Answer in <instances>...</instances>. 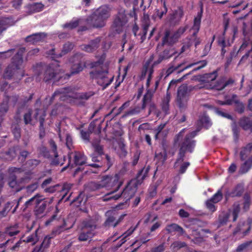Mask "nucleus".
I'll list each match as a JSON object with an SVG mask.
<instances>
[{"label": "nucleus", "instance_id": "nucleus-11", "mask_svg": "<svg viewBox=\"0 0 252 252\" xmlns=\"http://www.w3.org/2000/svg\"><path fill=\"white\" fill-rule=\"evenodd\" d=\"M127 21L125 11L124 10H120L114 21L112 26L113 30L118 33L119 32Z\"/></svg>", "mask_w": 252, "mask_h": 252}, {"label": "nucleus", "instance_id": "nucleus-4", "mask_svg": "<svg viewBox=\"0 0 252 252\" xmlns=\"http://www.w3.org/2000/svg\"><path fill=\"white\" fill-rule=\"evenodd\" d=\"M33 70L35 75L40 78L42 76L43 80L45 82L53 80V83L56 84L62 78L61 76L55 72L53 68L44 63H37L33 66Z\"/></svg>", "mask_w": 252, "mask_h": 252}, {"label": "nucleus", "instance_id": "nucleus-6", "mask_svg": "<svg viewBox=\"0 0 252 252\" xmlns=\"http://www.w3.org/2000/svg\"><path fill=\"white\" fill-rule=\"evenodd\" d=\"M252 144H249L246 147L243 148L240 152V156L242 160L245 162L241 167L240 171L242 173H245L252 166Z\"/></svg>", "mask_w": 252, "mask_h": 252}, {"label": "nucleus", "instance_id": "nucleus-63", "mask_svg": "<svg viewBox=\"0 0 252 252\" xmlns=\"http://www.w3.org/2000/svg\"><path fill=\"white\" fill-rule=\"evenodd\" d=\"M23 0H13L11 1L12 7L16 9H18L22 4Z\"/></svg>", "mask_w": 252, "mask_h": 252}, {"label": "nucleus", "instance_id": "nucleus-24", "mask_svg": "<svg viewBox=\"0 0 252 252\" xmlns=\"http://www.w3.org/2000/svg\"><path fill=\"white\" fill-rule=\"evenodd\" d=\"M19 71L20 70L16 68V67H14L10 64L6 68L3 73V78L6 79H10L14 76L18 78V73Z\"/></svg>", "mask_w": 252, "mask_h": 252}, {"label": "nucleus", "instance_id": "nucleus-17", "mask_svg": "<svg viewBox=\"0 0 252 252\" xmlns=\"http://www.w3.org/2000/svg\"><path fill=\"white\" fill-rule=\"evenodd\" d=\"M186 27H180L172 36H170V32L166 31L163 40V44H171L175 42L186 31Z\"/></svg>", "mask_w": 252, "mask_h": 252}, {"label": "nucleus", "instance_id": "nucleus-58", "mask_svg": "<svg viewBox=\"0 0 252 252\" xmlns=\"http://www.w3.org/2000/svg\"><path fill=\"white\" fill-rule=\"evenodd\" d=\"M115 218L113 217H109L105 221V224L107 226H113L115 227L118 222H115Z\"/></svg>", "mask_w": 252, "mask_h": 252}, {"label": "nucleus", "instance_id": "nucleus-42", "mask_svg": "<svg viewBox=\"0 0 252 252\" xmlns=\"http://www.w3.org/2000/svg\"><path fill=\"white\" fill-rule=\"evenodd\" d=\"M251 203L250 197L248 194H245L242 200L243 209L244 211L249 210Z\"/></svg>", "mask_w": 252, "mask_h": 252}, {"label": "nucleus", "instance_id": "nucleus-32", "mask_svg": "<svg viewBox=\"0 0 252 252\" xmlns=\"http://www.w3.org/2000/svg\"><path fill=\"white\" fill-rule=\"evenodd\" d=\"M39 197H40L39 194H37L35 196L31 198L30 199L26 201V203H25V207L24 209V210H26L29 206H31L33 204H35L37 205H39L43 200V199H39Z\"/></svg>", "mask_w": 252, "mask_h": 252}, {"label": "nucleus", "instance_id": "nucleus-49", "mask_svg": "<svg viewBox=\"0 0 252 252\" xmlns=\"http://www.w3.org/2000/svg\"><path fill=\"white\" fill-rule=\"evenodd\" d=\"M20 156L18 158V160L20 162H24L28 155L30 154L29 152L26 150L19 151Z\"/></svg>", "mask_w": 252, "mask_h": 252}, {"label": "nucleus", "instance_id": "nucleus-37", "mask_svg": "<svg viewBox=\"0 0 252 252\" xmlns=\"http://www.w3.org/2000/svg\"><path fill=\"white\" fill-rule=\"evenodd\" d=\"M83 23L82 19H74L68 23L64 25V30L65 29H72L76 28L79 24Z\"/></svg>", "mask_w": 252, "mask_h": 252}, {"label": "nucleus", "instance_id": "nucleus-1", "mask_svg": "<svg viewBox=\"0 0 252 252\" xmlns=\"http://www.w3.org/2000/svg\"><path fill=\"white\" fill-rule=\"evenodd\" d=\"M122 184V182L120 180L119 176L118 174H116L114 176H107L104 177L99 184L91 183V187L93 189L104 188L106 190L109 191L102 197V200L104 201L111 199L117 200L120 197L123 198L125 200V203L120 204L116 207L117 209L119 210L124 209L127 206L126 202L129 200L137 190L138 181L135 179L131 180L124 189L121 194L119 193L113 195V194L118 191Z\"/></svg>", "mask_w": 252, "mask_h": 252}, {"label": "nucleus", "instance_id": "nucleus-7", "mask_svg": "<svg viewBox=\"0 0 252 252\" xmlns=\"http://www.w3.org/2000/svg\"><path fill=\"white\" fill-rule=\"evenodd\" d=\"M241 205L238 202L235 203L232 210H229L227 213L221 214L219 217L220 225L226 224L228 220L231 218L233 221H235L240 212V205Z\"/></svg>", "mask_w": 252, "mask_h": 252}, {"label": "nucleus", "instance_id": "nucleus-29", "mask_svg": "<svg viewBox=\"0 0 252 252\" xmlns=\"http://www.w3.org/2000/svg\"><path fill=\"white\" fill-rule=\"evenodd\" d=\"M217 77V73L214 71L212 73L205 74L202 77V81L205 82V87L209 88V85L213 83Z\"/></svg>", "mask_w": 252, "mask_h": 252}, {"label": "nucleus", "instance_id": "nucleus-52", "mask_svg": "<svg viewBox=\"0 0 252 252\" xmlns=\"http://www.w3.org/2000/svg\"><path fill=\"white\" fill-rule=\"evenodd\" d=\"M66 146L70 152H73L72 151V149L73 148L72 145V139L71 136L68 134H67L66 137Z\"/></svg>", "mask_w": 252, "mask_h": 252}, {"label": "nucleus", "instance_id": "nucleus-41", "mask_svg": "<svg viewBox=\"0 0 252 252\" xmlns=\"http://www.w3.org/2000/svg\"><path fill=\"white\" fill-rule=\"evenodd\" d=\"M9 106L7 101H3L0 105V117L3 118L7 112Z\"/></svg>", "mask_w": 252, "mask_h": 252}, {"label": "nucleus", "instance_id": "nucleus-20", "mask_svg": "<svg viewBox=\"0 0 252 252\" xmlns=\"http://www.w3.org/2000/svg\"><path fill=\"white\" fill-rule=\"evenodd\" d=\"M233 81L231 79L226 81L224 78H221L210 84L209 88L216 90H221L227 85L233 83Z\"/></svg>", "mask_w": 252, "mask_h": 252}, {"label": "nucleus", "instance_id": "nucleus-64", "mask_svg": "<svg viewBox=\"0 0 252 252\" xmlns=\"http://www.w3.org/2000/svg\"><path fill=\"white\" fill-rule=\"evenodd\" d=\"M38 187L37 183H33L27 187L26 189L28 192H32L34 191Z\"/></svg>", "mask_w": 252, "mask_h": 252}, {"label": "nucleus", "instance_id": "nucleus-27", "mask_svg": "<svg viewBox=\"0 0 252 252\" xmlns=\"http://www.w3.org/2000/svg\"><path fill=\"white\" fill-rule=\"evenodd\" d=\"M14 24L12 18L10 17L4 18L0 20V35L6 29Z\"/></svg>", "mask_w": 252, "mask_h": 252}, {"label": "nucleus", "instance_id": "nucleus-31", "mask_svg": "<svg viewBox=\"0 0 252 252\" xmlns=\"http://www.w3.org/2000/svg\"><path fill=\"white\" fill-rule=\"evenodd\" d=\"M8 185L9 187L15 189L16 192L20 191L22 188H18L19 186L17 181V177L15 174H11L8 178Z\"/></svg>", "mask_w": 252, "mask_h": 252}, {"label": "nucleus", "instance_id": "nucleus-22", "mask_svg": "<svg viewBox=\"0 0 252 252\" xmlns=\"http://www.w3.org/2000/svg\"><path fill=\"white\" fill-rule=\"evenodd\" d=\"M209 232V230L199 228L196 230H192V236L193 238L192 241L195 244H199L203 241L206 233Z\"/></svg>", "mask_w": 252, "mask_h": 252}, {"label": "nucleus", "instance_id": "nucleus-61", "mask_svg": "<svg viewBox=\"0 0 252 252\" xmlns=\"http://www.w3.org/2000/svg\"><path fill=\"white\" fill-rule=\"evenodd\" d=\"M186 246V244L184 242L177 241L175 242L171 245V247L173 249H178L183 248Z\"/></svg>", "mask_w": 252, "mask_h": 252}, {"label": "nucleus", "instance_id": "nucleus-39", "mask_svg": "<svg viewBox=\"0 0 252 252\" xmlns=\"http://www.w3.org/2000/svg\"><path fill=\"white\" fill-rule=\"evenodd\" d=\"M63 52V50H62L61 53H60L58 54H57L55 53V49L53 48L51 50L47 51L46 52V54L48 55H50L51 58L52 59V60H54L55 62H56L57 63H58L59 61L57 59L59 58L62 57Z\"/></svg>", "mask_w": 252, "mask_h": 252}, {"label": "nucleus", "instance_id": "nucleus-36", "mask_svg": "<svg viewBox=\"0 0 252 252\" xmlns=\"http://www.w3.org/2000/svg\"><path fill=\"white\" fill-rule=\"evenodd\" d=\"M32 110L29 109L28 112L24 115V121L25 125H30L34 126L35 122H33L32 119Z\"/></svg>", "mask_w": 252, "mask_h": 252}, {"label": "nucleus", "instance_id": "nucleus-60", "mask_svg": "<svg viewBox=\"0 0 252 252\" xmlns=\"http://www.w3.org/2000/svg\"><path fill=\"white\" fill-rule=\"evenodd\" d=\"M156 158L157 159H158L162 162H164L167 158L165 151H163L159 154H156Z\"/></svg>", "mask_w": 252, "mask_h": 252}, {"label": "nucleus", "instance_id": "nucleus-34", "mask_svg": "<svg viewBox=\"0 0 252 252\" xmlns=\"http://www.w3.org/2000/svg\"><path fill=\"white\" fill-rule=\"evenodd\" d=\"M166 230L170 233L175 231L178 232L180 234L184 233L183 228L175 223L167 225L166 227Z\"/></svg>", "mask_w": 252, "mask_h": 252}, {"label": "nucleus", "instance_id": "nucleus-50", "mask_svg": "<svg viewBox=\"0 0 252 252\" xmlns=\"http://www.w3.org/2000/svg\"><path fill=\"white\" fill-rule=\"evenodd\" d=\"M63 231V223L55 227L52 232L51 238H53L57 235L61 234Z\"/></svg>", "mask_w": 252, "mask_h": 252}, {"label": "nucleus", "instance_id": "nucleus-16", "mask_svg": "<svg viewBox=\"0 0 252 252\" xmlns=\"http://www.w3.org/2000/svg\"><path fill=\"white\" fill-rule=\"evenodd\" d=\"M20 151L19 146H13L0 153V157L7 161L13 160L17 156Z\"/></svg>", "mask_w": 252, "mask_h": 252}, {"label": "nucleus", "instance_id": "nucleus-14", "mask_svg": "<svg viewBox=\"0 0 252 252\" xmlns=\"http://www.w3.org/2000/svg\"><path fill=\"white\" fill-rule=\"evenodd\" d=\"M90 96L86 94L81 95L75 93L72 89L64 88V101H68L70 102L75 103V99L78 98L87 99Z\"/></svg>", "mask_w": 252, "mask_h": 252}, {"label": "nucleus", "instance_id": "nucleus-25", "mask_svg": "<svg viewBox=\"0 0 252 252\" xmlns=\"http://www.w3.org/2000/svg\"><path fill=\"white\" fill-rule=\"evenodd\" d=\"M244 189L243 185L239 184L232 190L228 191L226 194V198L238 196L242 194Z\"/></svg>", "mask_w": 252, "mask_h": 252}, {"label": "nucleus", "instance_id": "nucleus-33", "mask_svg": "<svg viewBox=\"0 0 252 252\" xmlns=\"http://www.w3.org/2000/svg\"><path fill=\"white\" fill-rule=\"evenodd\" d=\"M150 26V21L148 16L144 15V22L143 24V33L142 34H139L140 35V42H143L145 39L146 34L147 32V30Z\"/></svg>", "mask_w": 252, "mask_h": 252}, {"label": "nucleus", "instance_id": "nucleus-12", "mask_svg": "<svg viewBox=\"0 0 252 252\" xmlns=\"http://www.w3.org/2000/svg\"><path fill=\"white\" fill-rule=\"evenodd\" d=\"M96 227V224L94 222H88L85 224L83 232L81 233L79 236L80 241H86L89 238H92L94 233L93 232Z\"/></svg>", "mask_w": 252, "mask_h": 252}, {"label": "nucleus", "instance_id": "nucleus-55", "mask_svg": "<svg viewBox=\"0 0 252 252\" xmlns=\"http://www.w3.org/2000/svg\"><path fill=\"white\" fill-rule=\"evenodd\" d=\"M237 97V96L236 95H233L232 98L231 99H227L225 100V101H219V104L221 105H224V104H227L230 105L232 104L233 103H238V101L236 99V98Z\"/></svg>", "mask_w": 252, "mask_h": 252}, {"label": "nucleus", "instance_id": "nucleus-18", "mask_svg": "<svg viewBox=\"0 0 252 252\" xmlns=\"http://www.w3.org/2000/svg\"><path fill=\"white\" fill-rule=\"evenodd\" d=\"M187 100V88L185 86H181L178 89L177 94V102L179 107H183Z\"/></svg>", "mask_w": 252, "mask_h": 252}, {"label": "nucleus", "instance_id": "nucleus-8", "mask_svg": "<svg viewBox=\"0 0 252 252\" xmlns=\"http://www.w3.org/2000/svg\"><path fill=\"white\" fill-rule=\"evenodd\" d=\"M91 75L93 78L97 79V83L104 89L107 87L112 82L113 78L108 76L107 72L99 71H93Z\"/></svg>", "mask_w": 252, "mask_h": 252}, {"label": "nucleus", "instance_id": "nucleus-21", "mask_svg": "<svg viewBox=\"0 0 252 252\" xmlns=\"http://www.w3.org/2000/svg\"><path fill=\"white\" fill-rule=\"evenodd\" d=\"M25 52V48H20L15 55L12 58V63L11 65L14 67H16V68L20 70V66L22 64L23 62V54Z\"/></svg>", "mask_w": 252, "mask_h": 252}, {"label": "nucleus", "instance_id": "nucleus-23", "mask_svg": "<svg viewBox=\"0 0 252 252\" xmlns=\"http://www.w3.org/2000/svg\"><path fill=\"white\" fill-rule=\"evenodd\" d=\"M46 37L47 34L45 32L35 33L28 36L25 41L34 44L43 41Z\"/></svg>", "mask_w": 252, "mask_h": 252}, {"label": "nucleus", "instance_id": "nucleus-62", "mask_svg": "<svg viewBox=\"0 0 252 252\" xmlns=\"http://www.w3.org/2000/svg\"><path fill=\"white\" fill-rule=\"evenodd\" d=\"M214 203H213L212 202V200H207L206 202L207 209L212 212L216 211V208L214 204Z\"/></svg>", "mask_w": 252, "mask_h": 252}, {"label": "nucleus", "instance_id": "nucleus-59", "mask_svg": "<svg viewBox=\"0 0 252 252\" xmlns=\"http://www.w3.org/2000/svg\"><path fill=\"white\" fill-rule=\"evenodd\" d=\"M93 146L94 148L95 152L98 155L102 154V147L97 142H93Z\"/></svg>", "mask_w": 252, "mask_h": 252}, {"label": "nucleus", "instance_id": "nucleus-56", "mask_svg": "<svg viewBox=\"0 0 252 252\" xmlns=\"http://www.w3.org/2000/svg\"><path fill=\"white\" fill-rule=\"evenodd\" d=\"M222 199V194L220 191H218L213 197L210 199L212 200L213 203H216L220 201Z\"/></svg>", "mask_w": 252, "mask_h": 252}, {"label": "nucleus", "instance_id": "nucleus-45", "mask_svg": "<svg viewBox=\"0 0 252 252\" xmlns=\"http://www.w3.org/2000/svg\"><path fill=\"white\" fill-rule=\"evenodd\" d=\"M136 227L137 225L134 227L132 226L130 228H129L126 232L123 234V235L121 236L122 244L124 243L126 241V238L128 236L130 235L134 232V231L136 229Z\"/></svg>", "mask_w": 252, "mask_h": 252}, {"label": "nucleus", "instance_id": "nucleus-46", "mask_svg": "<svg viewBox=\"0 0 252 252\" xmlns=\"http://www.w3.org/2000/svg\"><path fill=\"white\" fill-rule=\"evenodd\" d=\"M40 163V161L35 159H31L28 160L26 162L27 167L31 169L34 168Z\"/></svg>", "mask_w": 252, "mask_h": 252}, {"label": "nucleus", "instance_id": "nucleus-40", "mask_svg": "<svg viewBox=\"0 0 252 252\" xmlns=\"http://www.w3.org/2000/svg\"><path fill=\"white\" fill-rule=\"evenodd\" d=\"M47 204L46 202H43L41 205H36V208L34 210V214L36 217H39L44 211L46 208Z\"/></svg>", "mask_w": 252, "mask_h": 252}, {"label": "nucleus", "instance_id": "nucleus-57", "mask_svg": "<svg viewBox=\"0 0 252 252\" xmlns=\"http://www.w3.org/2000/svg\"><path fill=\"white\" fill-rule=\"evenodd\" d=\"M31 173L30 172H26L25 176L20 179V183L25 184L29 183L31 179Z\"/></svg>", "mask_w": 252, "mask_h": 252}, {"label": "nucleus", "instance_id": "nucleus-19", "mask_svg": "<svg viewBox=\"0 0 252 252\" xmlns=\"http://www.w3.org/2000/svg\"><path fill=\"white\" fill-rule=\"evenodd\" d=\"M183 16V10L179 8L168 16L166 22L169 23L170 25H175L179 22Z\"/></svg>", "mask_w": 252, "mask_h": 252}, {"label": "nucleus", "instance_id": "nucleus-10", "mask_svg": "<svg viewBox=\"0 0 252 252\" xmlns=\"http://www.w3.org/2000/svg\"><path fill=\"white\" fill-rule=\"evenodd\" d=\"M68 166L72 168L74 165L86 163V157L84 154L76 152H69L68 154Z\"/></svg>", "mask_w": 252, "mask_h": 252}, {"label": "nucleus", "instance_id": "nucleus-3", "mask_svg": "<svg viewBox=\"0 0 252 252\" xmlns=\"http://www.w3.org/2000/svg\"><path fill=\"white\" fill-rule=\"evenodd\" d=\"M152 60V59H150L145 63L141 74L142 78H144L146 76H148L146 84L147 92L145 94L143 100V109L145 108L147 103L150 101L158 85V82L157 81L152 86H151L152 85L151 84V80L154 72V66L156 64L160 63L162 61V59L159 58L157 62H155L153 64L151 63Z\"/></svg>", "mask_w": 252, "mask_h": 252}, {"label": "nucleus", "instance_id": "nucleus-53", "mask_svg": "<svg viewBox=\"0 0 252 252\" xmlns=\"http://www.w3.org/2000/svg\"><path fill=\"white\" fill-rule=\"evenodd\" d=\"M19 96L18 95H12L10 96H7L5 101H7V103L9 102L11 103L13 106H15L17 103Z\"/></svg>", "mask_w": 252, "mask_h": 252}, {"label": "nucleus", "instance_id": "nucleus-47", "mask_svg": "<svg viewBox=\"0 0 252 252\" xmlns=\"http://www.w3.org/2000/svg\"><path fill=\"white\" fill-rule=\"evenodd\" d=\"M44 7V5L41 3H35L32 4L30 9L34 12H39L41 11Z\"/></svg>", "mask_w": 252, "mask_h": 252}, {"label": "nucleus", "instance_id": "nucleus-54", "mask_svg": "<svg viewBox=\"0 0 252 252\" xmlns=\"http://www.w3.org/2000/svg\"><path fill=\"white\" fill-rule=\"evenodd\" d=\"M49 145L51 148L53 152L54 153V157L56 158L58 157V153L57 152V145L55 141L53 139H50L49 142Z\"/></svg>", "mask_w": 252, "mask_h": 252}, {"label": "nucleus", "instance_id": "nucleus-51", "mask_svg": "<svg viewBox=\"0 0 252 252\" xmlns=\"http://www.w3.org/2000/svg\"><path fill=\"white\" fill-rule=\"evenodd\" d=\"M167 9L165 6V3H164V10L160 11L159 10H157L155 15L153 16L155 18L158 17L159 19H161L162 16L166 14Z\"/></svg>", "mask_w": 252, "mask_h": 252}, {"label": "nucleus", "instance_id": "nucleus-2", "mask_svg": "<svg viewBox=\"0 0 252 252\" xmlns=\"http://www.w3.org/2000/svg\"><path fill=\"white\" fill-rule=\"evenodd\" d=\"M186 129H183L175 137V144L178 145L180 148L178 158L174 164V168L180 174L185 172L190 163L184 161L187 153H192L195 147V142L192 139L196 135L197 131H193L188 134Z\"/></svg>", "mask_w": 252, "mask_h": 252}, {"label": "nucleus", "instance_id": "nucleus-9", "mask_svg": "<svg viewBox=\"0 0 252 252\" xmlns=\"http://www.w3.org/2000/svg\"><path fill=\"white\" fill-rule=\"evenodd\" d=\"M46 116V113L45 110L38 108H35L33 117L36 120V122L38 121L39 122V136L41 139L45 135V130L44 126V123Z\"/></svg>", "mask_w": 252, "mask_h": 252}, {"label": "nucleus", "instance_id": "nucleus-30", "mask_svg": "<svg viewBox=\"0 0 252 252\" xmlns=\"http://www.w3.org/2000/svg\"><path fill=\"white\" fill-rule=\"evenodd\" d=\"M11 130L14 135V139L19 141L21 137V128L20 125L17 123L12 124Z\"/></svg>", "mask_w": 252, "mask_h": 252}, {"label": "nucleus", "instance_id": "nucleus-26", "mask_svg": "<svg viewBox=\"0 0 252 252\" xmlns=\"http://www.w3.org/2000/svg\"><path fill=\"white\" fill-rule=\"evenodd\" d=\"M202 17V12H198L193 21V25L191 29V32L195 36L200 29L201 20Z\"/></svg>", "mask_w": 252, "mask_h": 252}, {"label": "nucleus", "instance_id": "nucleus-13", "mask_svg": "<svg viewBox=\"0 0 252 252\" xmlns=\"http://www.w3.org/2000/svg\"><path fill=\"white\" fill-rule=\"evenodd\" d=\"M72 63L71 66V75L76 74L81 71L85 64L81 61V57L80 55L76 54L69 61Z\"/></svg>", "mask_w": 252, "mask_h": 252}, {"label": "nucleus", "instance_id": "nucleus-44", "mask_svg": "<svg viewBox=\"0 0 252 252\" xmlns=\"http://www.w3.org/2000/svg\"><path fill=\"white\" fill-rule=\"evenodd\" d=\"M199 122L203 126L207 128L210 127L212 125L209 118L206 115H204L201 118H200L199 119Z\"/></svg>", "mask_w": 252, "mask_h": 252}, {"label": "nucleus", "instance_id": "nucleus-15", "mask_svg": "<svg viewBox=\"0 0 252 252\" xmlns=\"http://www.w3.org/2000/svg\"><path fill=\"white\" fill-rule=\"evenodd\" d=\"M157 216L154 215L147 214L145 216L144 222L150 226V233L156 230L161 225V222L157 221Z\"/></svg>", "mask_w": 252, "mask_h": 252}, {"label": "nucleus", "instance_id": "nucleus-48", "mask_svg": "<svg viewBox=\"0 0 252 252\" xmlns=\"http://www.w3.org/2000/svg\"><path fill=\"white\" fill-rule=\"evenodd\" d=\"M15 49H9L6 51L0 52V57L4 59L11 57L14 53Z\"/></svg>", "mask_w": 252, "mask_h": 252}, {"label": "nucleus", "instance_id": "nucleus-35", "mask_svg": "<svg viewBox=\"0 0 252 252\" xmlns=\"http://www.w3.org/2000/svg\"><path fill=\"white\" fill-rule=\"evenodd\" d=\"M165 126V124H161L155 130V138L156 139L163 138L166 134V131H162Z\"/></svg>", "mask_w": 252, "mask_h": 252}, {"label": "nucleus", "instance_id": "nucleus-38", "mask_svg": "<svg viewBox=\"0 0 252 252\" xmlns=\"http://www.w3.org/2000/svg\"><path fill=\"white\" fill-rule=\"evenodd\" d=\"M99 42V39H96L95 40L93 41L90 44L85 45L83 49L87 52H92L93 50L98 47V44Z\"/></svg>", "mask_w": 252, "mask_h": 252}, {"label": "nucleus", "instance_id": "nucleus-43", "mask_svg": "<svg viewBox=\"0 0 252 252\" xmlns=\"http://www.w3.org/2000/svg\"><path fill=\"white\" fill-rule=\"evenodd\" d=\"M240 125L245 129L252 128V125L250 123V120L248 118H243L240 121Z\"/></svg>", "mask_w": 252, "mask_h": 252}, {"label": "nucleus", "instance_id": "nucleus-5", "mask_svg": "<svg viewBox=\"0 0 252 252\" xmlns=\"http://www.w3.org/2000/svg\"><path fill=\"white\" fill-rule=\"evenodd\" d=\"M110 16V9L104 5L97 9L92 15L87 22L94 27L101 28L104 26L106 20Z\"/></svg>", "mask_w": 252, "mask_h": 252}, {"label": "nucleus", "instance_id": "nucleus-28", "mask_svg": "<svg viewBox=\"0 0 252 252\" xmlns=\"http://www.w3.org/2000/svg\"><path fill=\"white\" fill-rule=\"evenodd\" d=\"M233 32V37L232 39L230 41L228 40L227 42H225V40L222 39H220L219 41V44L222 46V53L224 54L225 51L224 50V48L227 46H229L232 44L235 39V36L238 32V29L236 27H234L232 29Z\"/></svg>", "mask_w": 252, "mask_h": 252}]
</instances>
